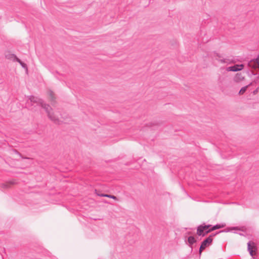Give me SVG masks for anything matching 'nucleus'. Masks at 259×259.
Here are the masks:
<instances>
[{"label":"nucleus","instance_id":"f257e3e1","mask_svg":"<svg viewBox=\"0 0 259 259\" xmlns=\"http://www.w3.org/2000/svg\"><path fill=\"white\" fill-rule=\"evenodd\" d=\"M40 106L43 108L48 113V116L49 118L54 121L55 123H59V119L58 117L50 112V110L52 109L49 105L47 104L44 102L42 101V103H41Z\"/></svg>","mask_w":259,"mask_h":259},{"label":"nucleus","instance_id":"f03ea898","mask_svg":"<svg viewBox=\"0 0 259 259\" xmlns=\"http://www.w3.org/2000/svg\"><path fill=\"white\" fill-rule=\"evenodd\" d=\"M225 231L222 230L220 231L218 233H215L214 234L210 235L208 237L206 238L205 239H204L201 244V245L200 246L199 249V254H201L202 251L208 246L210 245L212 241V237L214 236L217 234H218L219 233L224 232Z\"/></svg>","mask_w":259,"mask_h":259},{"label":"nucleus","instance_id":"7ed1b4c3","mask_svg":"<svg viewBox=\"0 0 259 259\" xmlns=\"http://www.w3.org/2000/svg\"><path fill=\"white\" fill-rule=\"evenodd\" d=\"M210 227H211V225H205L204 224L199 225L197 228V234L200 236H205V234H203V232L209 228Z\"/></svg>","mask_w":259,"mask_h":259},{"label":"nucleus","instance_id":"20e7f679","mask_svg":"<svg viewBox=\"0 0 259 259\" xmlns=\"http://www.w3.org/2000/svg\"><path fill=\"white\" fill-rule=\"evenodd\" d=\"M248 65L251 68H259V54L256 59H252L248 62Z\"/></svg>","mask_w":259,"mask_h":259},{"label":"nucleus","instance_id":"39448f33","mask_svg":"<svg viewBox=\"0 0 259 259\" xmlns=\"http://www.w3.org/2000/svg\"><path fill=\"white\" fill-rule=\"evenodd\" d=\"M243 67L244 65L243 64H236L234 66L227 67L226 70L228 71L236 72L242 70Z\"/></svg>","mask_w":259,"mask_h":259},{"label":"nucleus","instance_id":"423d86ee","mask_svg":"<svg viewBox=\"0 0 259 259\" xmlns=\"http://www.w3.org/2000/svg\"><path fill=\"white\" fill-rule=\"evenodd\" d=\"M29 100L30 102L33 103H36L37 105H40L41 103H42V100L39 98H38L33 96H31L29 97Z\"/></svg>","mask_w":259,"mask_h":259},{"label":"nucleus","instance_id":"0eeeda50","mask_svg":"<svg viewBox=\"0 0 259 259\" xmlns=\"http://www.w3.org/2000/svg\"><path fill=\"white\" fill-rule=\"evenodd\" d=\"M216 54V56L218 57V58L216 59L218 61L222 63H230L231 62L229 59L222 58V56L218 53H215Z\"/></svg>","mask_w":259,"mask_h":259},{"label":"nucleus","instance_id":"6e6552de","mask_svg":"<svg viewBox=\"0 0 259 259\" xmlns=\"http://www.w3.org/2000/svg\"><path fill=\"white\" fill-rule=\"evenodd\" d=\"M244 78V76L241 73H238L236 74L234 78V80L235 82H238L243 80Z\"/></svg>","mask_w":259,"mask_h":259},{"label":"nucleus","instance_id":"1a4fd4ad","mask_svg":"<svg viewBox=\"0 0 259 259\" xmlns=\"http://www.w3.org/2000/svg\"><path fill=\"white\" fill-rule=\"evenodd\" d=\"M226 226L225 224H217L213 227H211L210 229L211 231L215 230L217 229L223 228L225 227Z\"/></svg>","mask_w":259,"mask_h":259},{"label":"nucleus","instance_id":"9d476101","mask_svg":"<svg viewBox=\"0 0 259 259\" xmlns=\"http://www.w3.org/2000/svg\"><path fill=\"white\" fill-rule=\"evenodd\" d=\"M97 194L98 196H101V197H105L112 198V199L116 200H117V197L114 195H111L106 194H103V193H101V194L97 193Z\"/></svg>","mask_w":259,"mask_h":259},{"label":"nucleus","instance_id":"9b49d317","mask_svg":"<svg viewBox=\"0 0 259 259\" xmlns=\"http://www.w3.org/2000/svg\"><path fill=\"white\" fill-rule=\"evenodd\" d=\"M13 55V57L15 58V59H16V61L20 63V64L21 65V66L23 68L26 69V70H27V65L25 63H24V62H22L19 59L17 58L16 56H15L14 55Z\"/></svg>","mask_w":259,"mask_h":259},{"label":"nucleus","instance_id":"f8f14e48","mask_svg":"<svg viewBox=\"0 0 259 259\" xmlns=\"http://www.w3.org/2000/svg\"><path fill=\"white\" fill-rule=\"evenodd\" d=\"M188 242L189 243V244L191 245L196 242V240L195 239L194 237L191 236L188 237Z\"/></svg>","mask_w":259,"mask_h":259},{"label":"nucleus","instance_id":"ddd939ff","mask_svg":"<svg viewBox=\"0 0 259 259\" xmlns=\"http://www.w3.org/2000/svg\"><path fill=\"white\" fill-rule=\"evenodd\" d=\"M247 250L249 251L250 255L252 256L253 255V251L252 250V247L250 244V241L247 243Z\"/></svg>","mask_w":259,"mask_h":259},{"label":"nucleus","instance_id":"4468645a","mask_svg":"<svg viewBox=\"0 0 259 259\" xmlns=\"http://www.w3.org/2000/svg\"><path fill=\"white\" fill-rule=\"evenodd\" d=\"M249 85H250V84H248V85H246V86H245V87H242V88L240 89V91H239V94H243V93H244L246 91V90H247V89Z\"/></svg>","mask_w":259,"mask_h":259},{"label":"nucleus","instance_id":"2eb2a0df","mask_svg":"<svg viewBox=\"0 0 259 259\" xmlns=\"http://www.w3.org/2000/svg\"><path fill=\"white\" fill-rule=\"evenodd\" d=\"M14 152L17 155H18L19 156H20L23 159H29V158L28 157H23L22 156V155L19 152H18L17 150H14Z\"/></svg>","mask_w":259,"mask_h":259},{"label":"nucleus","instance_id":"dca6fc26","mask_svg":"<svg viewBox=\"0 0 259 259\" xmlns=\"http://www.w3.org/2000/svg\"><path fill=\"white\" fill-rule=\"evenodd\" d=\"M211 231L210 230V228H208V229H207L206 230H205L204 232H203V234H205V236L208 233L211 232Z\"/></svg>","mask_w":259,"mask_h":259},{"label":"nucleus","instance_id":"f3484780","mask_svg":"<svg viewBox=\"0 0 259 259\" xmlns=\"http://www.w3.org/2000/svg\"><path fill=\"white\" fill-rule=\"evenodd\" d=\"M49 94L50 95V96L51 97L52 99H53V93L52 91H49Z\"/></svg>","mask_w":259,"mask_h":259},{"label":"nucleus","instance_id":"a211bd4d","mask_svg":"<svg viewBox=\"0 0 259 259\" xmlns=\"http://www.w3.org/2000/svg\"><path fill=\"white\" fill-rule=\"evenodd\" d=\"M4 186L6 188H7L8 187V185H4Z\"/></svg>","mask_w":259,"mask_h":259},{"label":"nucleus","instance_id":"6ab92c4d","mask_svg":"<svg viewBox=\"0 0 259 259\" xmlns=\"http://www.w3.org/2000/svg\"><path fill=\"white\" fill-rule=\"evenodd\" d=\"M256 92H257V90L254 91V93L255 94V93H256Z\"/></svg>","mask_w":259,"mask_h":259}]
</instances>
